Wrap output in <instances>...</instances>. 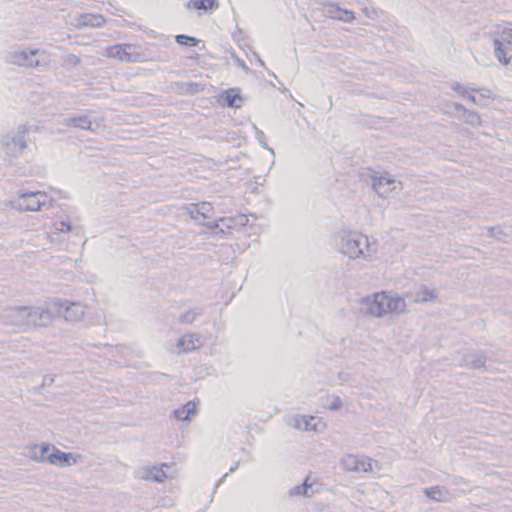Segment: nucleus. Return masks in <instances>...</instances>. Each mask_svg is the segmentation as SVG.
I'll use <instances>...</instances> for the list:
<instances>
[{
	"mask_svg": "<svg viewBox=\"0 0 512 512\" xmlns=\"http://www.w3.org/2000/svg\"><path fill=\"white\" fill-rule=\"evenodd\" d=\"M227 475L228 474H225L222 476V478L215 484V487L213 489V492L212 494L210 495L209 497V501H208V505L211 504L213 502V498H214V494L216 493L218 487L225 482L226 478H227Z\"/></svg>",
	"mask_w": 512,
	"mask_h": 512,
	"instance_id": "nucleus-40",
	"label": "nucleus"
},
{
	"mask_svg": "<svg viewBox=\"0 0 512 512\" xmlns=\"http://www.w3.org/2000/svg\"><path fill=\"white\" fill-rule=\"evenodd\" d=\"M452 90L459 93L463 98L466 97L468 91L458 82L452 85Z\"/></svg>",
	"mask_w": 512,
	"mask_h": 512,
	"instance_id": "nucleus-37",
	"label": "nucleus"
},
{
	"mask_svg": "<svg viewBox=\"0 0 512 512\" xmlns=\"http://www.w3.org/2000/svg\"><path fill=\"white\" fill-rule=\"evenodd\" d=\"M436 296L433 292V290H429L427 288H424L422 291H419L416 293L415 301L419 303H426L432 299H434Z\"/></svg>",
	"mask_w": 512,
	"mask_h": 512,
	"instance_id": "nucleus-32",
	"label": "nucleus"
},
{
	"mask_svg": "<svg viewBox=\"0 0 512 512\" xmlns=\"http://www.w3.org/2000/svg\"><path fill=\"white\" fill-rule=\"evenodd\" d=\"M232 55L234 56L235 58V61H236V65L238 67H240L241 69H243L246 73H249L250 72V69L249 67L246 65V63L240 59L234 52H232Z\"/></svg>",
	"mask_w": 512,
	"mask_h": 512,
	"instance_id": "nucleus-38",
	"label": "nucleus"
},
{
	"mask_svg": "<svg viewBox=\"0 0 512 512\" xmlns=\"http://www.w3.org/2000/svg\"><path fill=\"white\" fill-rule=\"evenodd\" d=\"M196 412V404L193 401H189L182 405L180 408L173 411V416L182 421L190 420L192 414Z\"/></svg>",
	"mask_w": 512,
	"mask_h": 512,
	"instance_id": "nucleus-19",
	"label": "nucleus"
},
{
	"mask_svg": "<svg viewBox=\"0 0 512 512\" xmlns=\"http://www.w3.org/2000/svg\"><path fill=\"white\" fill-rule=\"evenodd\" d=\"M175 41L179 44V45H182V46H187V47H193V46H196L198 45V43L200 42L199 39L193 37V36H189V35H185V34H179L175 37Z\"/></svg>",
	"mask_w": 512,
	"mask_h": 512,
	"instance_id": "nucleus-27",
	"label": "nucleus"
},
{
	"mask_svg": "<svg viewBox=\"0 0 512 512\" xmlns=\"http://www.w3.org/2000/svg\"><path fill=\"white\" fill-rule=\"evenodd\" d=\"M205 509L201 510V511H197V512H203Z\"/></svg>",
	"mask_w": 512,
	"mask_h": 512,
	"instance_id": "nucleus-49",
	"label": "nucleus"
},
{
	"mask_svg": "<svg viewBox=\"0 0 512 512\" xmlns=\"http://www.w3.org/2000/svg\"><path fill=\"white\" fill-rule=\"evenodd\" d=\"M221 98L223 104L229 108H239L243 102L239 88H230L222 92Z\"/></svg>",
	"mask_w": 512,
	"mask_h": 512,
	"instance_id": "nucleus-14",
	"label": "nucleus"
},
{
	"mask_svg": "<svg viewBox=\"0 0 512 512\" xmlns=\"http://www.w3.org/2000/svg\"><path fill=\"white\" fill-rule=\"evenodd\" d=\"M188 210V214L190 215V217L194 220H198L199 219V215L196 214L195 210H194V204H192L189 208H187Z\"/></svg>",
	"mask_w": 512,
	"mask_h": 512,
	"instance_id": "nucleus-42",
	"label": "nucleus"
},
{
	"mask_svg": "<svg viewBox=\"0 0 512 512\" xmlns=\"http://www.w3.org/2000/svg\"><path fill=\"white\" fill-rule=\"evenodd\" d=\"M186 7L210 12L217 7V0H189Z\"/></svg>",
	"mask_w": 512,
	"mask_h": 512,
	"instance_id": "nucleus-21",
	"label": "nucleus"
},
{
	"mask_svg": "<svg viewBox=\"0 0 512 512\" xmlns=\"http://www.w3.org/2000/svg\"><path fill=\"white\" fill-rule=\"evenodd\" d=\"M465 98H467L469 101H471V102H472V103H474V104H477V105L482 104V102H481V100H482V99H481V98H477V97H476L475 95H473V94L467 93V95H466V97H465Z\"/></svg>",
	"mask_w": 512,
	"mask_h": 512,
	"instance_id": "nucleus-41",
	"label": "nucleus"
},
{
	"mask_svg": "<svg viewBox=\"0 0 512 512\" xmlns=\"http://www.w3.org/2000/svg\"><path fill=\"white\" fill-rule=\"evenodd\" d=\"M395 180L390 177H372V188L380 196L386 197L393 189Z\"/></svg>",
	"mask_w": 512,
	"mask_h": 512,
	"instance_id": "nucleus-12",
	"label": "nucleus"
},
{
	"mask_svg": "<svg viewBox=\"0 0 512 512\" xmlns=\"http://www.w3.org/2000/svg\"><path fill=\"white\" fill-rule=\"evenodd\" d=\"M342 401L338 396H335L333 401L331 402L329 409L332 411H337L342 407Z\"/></svg>",
	"mask_w": 512,
	"mask_h": 512,
	"instance_id": "nucleus-39",
	"label": "nucleus"
},
{
	"mask_svg": "<svg viewBox=\"0 0 512 512\" xmlns=\"http://www.w3.org/2000/svg\"><path fill=\"white\" fill-rule=\"evenodd\" d=\"M462 116L464 118V121L470 125L481 124V118L479 114L475 111H470L466 109Z\"/></svg>",
	"mask_w": 512,
	"mask_h": 512,
	"instance_id": "nucleus-33",
	"label": "nucleus"
},
{
	"mask_svg": "<svg viewBox=\"0 0 512 512\" xmlns=\"http://www.w3.org/2000/svg\"><path fill=\"white\" fill-rule=\"evenodd\" d=\"M204 311L202 307H196L191 310L186 311L179 317V322L182 324H191L193 321L200 316Z\"/></svg>",
	"mask_w": 512,
	"mask_h": 512,
	"instance_id": "nucleus-23",
	"label": "nucleus"
},
{
	"mask_svg": "<svg viewBox=\"0 0 512 512\" xmlns=\"http://www.w3.org/2000/svg\"><path fill=\"white\" fill-rule=\"evenodd\" d=\"M163 467H168L167 464H162L161 467L158 466H146L137 472L138 477L145 481H152L156 483H163L168 475L162 469Z\"/></svg>",
	"mask_w": 512,
	"mask_h": 512,
	"instance_id": "nucleus-9",
	"label": "nucleus"
},
{
	"mask_svg": "<svg viewBox=\"0 0 512 512\" xmlns=\"http://www.w3.org/2000/svg\"><path fill=\"white\" fill-rule=\"evenodd\" d=\"M488 235L490 237H497V235H496V228H494V227L488 228Z\"/></svg>",
	"mask_w": 512,
	"mask_h": 512,
	"instance_id": "nucleus-45",
	"label": "nucleus"
},
{
	"mask_svg": "<svg viewBox=\"0 0 512 512\" xmlns=\"http://www.w3.org/2000/svg\"><path fill=\"white\" fill-rule=\"evenodd\" d=\"M220 223H222L223 226L230 229L232 228V224L234 223V220L231 218H219L218 220L211 221L208 223H204V226H206L208 229L215 231L216 234H225V230L222 226H220Z\"/></svg>",
	"mask_w": 512,
	"mask_h": 512,
	"instance_id": "nucleus-22",
	"label": "nucleus"
},
{
	"mask_svg": "<svg viewBox=\"0 0 512 512\" xmlns=\"http://www.w3.org/2000/svg\"><path fill=\"white\" fill-rule=\"evenodd\" d=\"M361 311L370 316L381 317L389 312V296L382 292L372 298L367 297L361 302Z\"/></svg>",
	"mask_w": 512,
	"mask_h": 512,
	"instance_id": "nucleus-6",
	"label": "nucleus"
},
{
	"mask_svg": "<svg viewBox=\"0 0 512 512\" xmlns=\"http://www.w3.org/2000/svg\"><path fill=\"white\" fill-rule=\"evenodd\" d=\"M327 13L333 19H337L343 22H351L354 20V13L347 9H342L336 4H331L328 6Z\"/></svg>",
	"mask_w": 512,
	"mask_h": 512,
	"instance_id": "nucleus-17",
	"label": "nucleus"
},
{
	"mask_svg": "<svg viewBox=\"0 0 512 512\" xmlns=\"http://www.w3.org/2000/svg\"><path fill=\"white\" fill-rule=\"evenodd\" d=\"M503 35L505 36L506 40H510L511 41V45H512V29L504 30L503 31Z\"/></svg>",
	"mask_w": 512,
	"mask_h": 512,
	"instance_id": "nucleus-43",
	"label": "nucleus"
},
{
	"mask_svg": "<svg viewBox=\"0 0 512 512\" xmlns=\"http://www.w3.org/2000/svg\"><path fill=\"white\" fill-rule=\"evenodd\" d=\"M12 208L19 211H38L47 206V195L43 192H23L9 201Z\"/></svg>",
	"mask_w": 512,
	"mask_h": 512,
	"instance_id": "nucleus-3",
	"label": "nucleus"
},
{
	"mask_svg": "<svg viewBox=\"0 0 512 512\" xmlns=\"http://www.w3.org/2000/svg\"><path fill=\"white\" fill-rule=\"evenodd\" d=\"M40 50L38 49H22L11 50L5 55V61L8 64L17 65L24 68H38L41 65L37 58Z\"/></svg>",
	"mask_w": 512,
	"mask_h": 512,
	"instance_id": "nucleus-5",
	"label": "nucleus"
},
{
	"mask_svg": "<svg viewBox=\"0 0 512 512\" xmlns=\"http://www.w3.org/2000/svg\"><path fill=\"white\" fill-rule=\"evenodd\" d=\"M190 339L186 340L185 338L179 340L177 346L183 347L185 351H192L196 349L200 345V340L197 337L195 340L193 339V336H189Z\"/></svg>",
	"mask_w": 512,
	"mask_h": 512,
	"instance_id": "nucleus-28",
	"label": "nucleus"
},
{
	"mask_svg": "<svg viewBox=\"0 0 512 512\" xmlns=\"http://www.w3.org/2000/svg\"><path fill=\"white\" fill-rule=\"evenodd\" d=\"M266 71H267V73H268L269 75H271V76H273V77L277 78V76H276V75H275V74H274L270 69L266 68Z\"/></svg>",
	"mask_w": 512,
	"mask_h": 512,
	"instance_id": "nucleus-47",
	"label": "nucleus"
},
{
	"mask_svg": "<svg viewBox=\"0 0 512 512\" xmlns=\"http://www.w3.org/2000/svg\"><path fill=\"white\" fill-rule=\"evenodd\" d=\"M76 462L74 454L63 452L56 447H53V451L48 455V463L58 467H69Z\"/></svg>",
	"mask_w": 512,
	"mask_h": 512,
	"instance_id": "nucleus-10",
	"label": "nucleus"
},
{
	"mask_svg": "<svg viewBox=\"0 0 512 512\" xmlns=\"http://www.w3.org/2000/svg\"><path fill=\"white\" fill-rule=\"evenodd\" d=\"M493 46H494V55L498 59V61L502 65H507L511 62L512 56H511V41L507 40V43L505 44L503 41L499 40L498 38H495L493 40Z\"/></svg>",
	"mask_w": 512,
	"mask_h": 512,
	"instance_id": "nucleus-11",
	"label": "nucleus"
},
{
	"mask_svg": "<svg viewBox=\"0 0 512 512\" xmlns=\"http://www.w3.org/2000/svg\"><path fill=\"white\" fill-rule=\"evenodd\" d=\"M132 48L131 45L126 44H117L110 47L107 52L108 56L113 59H118L120 61L126 62H134L136 61L135 57H133L128 50Z\"/></svg>",
	"mask_w": 512,
	"mask_h": 512,
	"instance_id": "nucleus-13",
	"label": "nucleus"
},
{
	"mask_svg": "<svg viewBox=\"0 0 512 512\" xmlns=\"http://www.w3.org/2000/svg\"><path fill=\"white\" fill-rule=\"evenodd\" d=\"M454 107H455V109H456L458 112H462L463 114H464V112H465V110H466V108H465L462 104H460V103H455V104H454Z\"/></svg>",
	"mask_w": 512,
	"mask_h": 512,
	"instance_id": "nucleus-44",
	"label": "nucleus"
},
{
	"mask_svg": "<svg viewBox=\"0 0 512 512\" xmlns=\"http://www.w3.org/2000/svg\"><path fill=\"white\" fill-rule=\"evenodd\" d=\"M313 494V484L309 482V477H306L302 484L296 485L289 490V496L291 497H312Z\"/></svg>",
	"mask_w": 512,
	"mask_h": 512,
	"instance_id": "nucleus-18",
	"label": "nucleus"
},
{
	"mask_svg": "<svg viewBox=\"0 0 512 512\" xmlns=\"http://www.w3.org/2000/svg\"><path fill=\"white\" fill-rule=\"evenodd\" d=\"M53 447L49 443H42L40 445V455H35L34 460L37 462H48V455L53 451Z\"/></svg>",
	"mask_w": 512,
	"mask_h": 512,
	"instance_id": "nucleus-29",
	"label": "nucleus"
},
{
	"mask_svg": "<svg viewBox=\"0 0 512 512\" xmlns=\"http://www.w3.org/2000/svg\"><path fill=\"white\" fill-rule=\"evenodd\" d=\"M29 128L26 125H20L15 134H7L2 139V148L5 153L11 157H18L27 147L26 134Z\"/></svg>",
	"mask_w": 512,
	"mask_h": 512,
	"instance_id": "nucleus-4",
	"label": "nucleus"
},
{
	"mask_svg": "<svg viewBox=\"0 0 512 512\" xmlns=\"http://www.w3.org/2000/svg\"><path fill=\"white\" fill-rule=\"evenodd\" d=\"M405 301L400 297H389V312H402L405 309Z\"/></svg>",
	"mask_w": 512,
	"mask_h": 512,
	"instance_id": "nucleus-30",
	"label": "nucleus"
},
{
	"mask_svg": "<svg viewBox=\"0 0 512 512\" xmlns=\"http://www.w3.org/2000/svg\"><path fill=\"white\" fill-rule=\"evenodd\" d=\"M315 417L311 416L309 418L305 416H301L300 418L295 419V427L302 430H311L315 429V424H312L315 421Z\"/></svg>",
	"mask_w": 512,
	"mask_h": 512,
	"instance_id": "nucleus-26",
	"label": "nucleus"
},
{
	"mask_svg": "<svg viewBox=\"0 0 512 512\" xmlns=\"http://www.w3.org/2000/svg\"><path fill=\"white\" fill-rule=\"evenodd\" d=\"M64 123L67 126H72L82 130L94 131V128L92 127V121L86 115H70L64 119Z\"/></svg>",
	"mask_w": 512,
	"mask_h": 512,
	"instance_id": "nucleus-15",
	"label": "nucleus"
},
{
	"mask_svg": "<svg viewBox=\"0 0 512 512\" xmlns=\"http://www.w3.org/2000/svg\"><path fill=\"white\" fill-rule=\"evenodd\" d=\"M65 62L73 66H78L81 63V59L77 55L69 54L66 57Z\"/></svg>",
	"mask_w": 512,
	"mask_h": 512,
	"instance_id": "nucleus-36",
	"label": "nucleus"
},
{
	"mask_svg": "<svg viewBox=\"0 0 512 512\" xmlns=\"http://www.w3.org/2000/svg\"><path fill=\"white\" fill-rule=\"evenodd\" d=\"M55 312L51 308L17 306L11 309L9 318L19 329L28 330L46 327L52 322Z\"/></svg>",
	"mask_w": 512,
	"mask_h": 512,
	"instance_id": "nucleus-1",
	"label": "nucleus"
},
{
	"mask_svg": "<svg viewBox=\"0 0 512 512\" xmlns=\"http://www.w3.org/2000/svg\"><path fill=\"white\" fill-rule=\"evenodd\" d=\"M336 246L340 253L356 259L360 256L368 258L374 250L371 249V244L367 236L351 231H343L335 239Z\"/></svg>",
	"mask_w": 512,
	"mask_h": 512,
	"instance_id": "nucleus-2",
	"label": "nucleus"
},
{
	"mask_svg": "<svg viewBox=\"0 0 512 512\" xmlns=\"http://www.w3.org/2000/svg\"><path fill=\"white\" fill-rule=\"evenodd\" d=\"M341 466L347 472H371L372 459L364 455L354 456L349 454L342 458Z\"/></svg>",
	"mask_w": 512,
	"mask_h": 512,
	"instance_id": "nucleus-8",
	"label": "nucleus"
},
{
	"mask_svg": "<svg viewBox=\"0 0 512 512\" xmlns=\"http://www.w3.org/2000/svg\"><path fill=\"white\" fill-rule=\"evenodd\" d=\"M54 382V377L52 375H45L43 377L42 384L39 387H35L34 390L36 392H40L41 388L50 386Z\"/></svg>",
	"mask_w": 512,
	"mask_h": 512,
	"instance_id": "nucleus-34",
	"label": "nucleus"
},
{
	"mask_svg": "<svg viewBox=\"0 0 512 512\" xmlns=\"http://www.w3.org/2000/svg\"><path fill=\"white\" fill-rule=\"evenodd\" d=\"M239 466V462H235L229 469L230 472H234Z\"/></svg>",
	"mask_w": 512,
	"mask_h": 512,
	"instance_id": "nucleus-46",
	"label": "nucleus"
},
{
	"mask_svg": "<svg viewBox=\"0 0 512 512\" xmlns=\"http://www.w3.org/2000/svg\"><path fill=\"white\" fill-rule=\"evenodd\" d=\"M55 314H62L67 321H78L85 313V306L79 302L54 301Z\"/></svg>",
	"mask_w": 512,
	"mask_h": 512,
	"instance_id": "nucleus-7",
	"label": "nucleus"
},
{
	"mask_svg": "<svg viewBox=\"0 0 512 512\" xmlns=\"http://www.w3.org/2000/svg\"><path fill=\"white\" fill-rule=\"evenodd\" d=\"M424 492L427 497L435 501H442L444 499V494L439 486L426 488Z\"/></svg>",
	"mask_w": 512,
	"mask_h": 512,
	"instance_id": "nucleus-31",
	"label": "nucleus"
},
{
	"mask_svg": "<svg viewBox=\"0 0 512 512\" xmlns=\"http://www.w3.org/2000/svg\"><path fill=\"white\" fill-rule=\"evenodd\" d=\"M194 210L197 215L203 218H209L214 213V208L209 202H200L198 204H194Z\"/></svg>",
	"mask_w": 512,
	"mask_h": 512,
	"instance_id": "nucleus-24",
	"label": "nucleus"
},
{
	"mask_svg": "<svg viewBox=\"0 0 512 512\" xmlns=\"http://www.w3.org/2000/svg\"><path fill=\"white\" fill-rule=\"evenodd\" d=\"M54 226L55 229L61 233L75 232L76 234H79L81 231L80 227L73 226L68 220L55 222Z\"/></svg>",
	"mask_w": 512,
	"mask_h": 512,
	"instance_id": "nucleus-25",
	"label": "nucleus"
},
{
	"mask_svg": "<svg viewBox=\"0 0 512 512\" xmlns=\"http://www.w3.org/2000/svg\"><path fill=\"white\" fill-rule=\"evenodd\" d=\"M486 360V356L481 351L467 353L464 356V362L466 365L476 370H485Z\"/></svg>",
	"mask_w": 512,
	"mask_h": 512,
	"instance_id": "nucleus-16",
	"label": "nucleus"
},
{
	"mask_svg": "<svg viewBox=\"0 0 512 512\" xmlns=\"http://www.w3.org/2000/svg\"><path fill=\"white\" fill-rule=\"evenodd\" d=\"M257 63H259L261 66L265 65L259 56H257Z\"/></svg>",
	"mask_w": 512,
	"mask_h": 512,
	"instance_id": "nucleus-48",
	"label": "nucleus"
},
{
	"mask_svg": "<svg viewBox=\"0 0 512 512\" xmlns=\"http://www.w3.org/2000/svg\"><path fill=\"white\" fill-rule=\"evenodd\" d=\"M105 19L100 14H83L79 18V25L82 27H100Z\"/></svg>",
	"mask_w": 512,
	"mask_h": 512,
	"instance_id": "nucleus-20",
	"label": "nucleus"
},
{
	"mask_svg": "<svg viewBox=\"0 0 512 512\" xmlns=\"http://www.w3.org/2000/svg\"><path fill=\"white\" fill-rule=\"evenodd\" d=\"M472 92H477L480 94V98H490L492 96V92L488 88H471Z\"/></svg>",
	"mask_w": 512,
	"mask_h": 512,
	"instance_id": "nucleus-35",
	"label": "nucleus"
}]
</instances>
